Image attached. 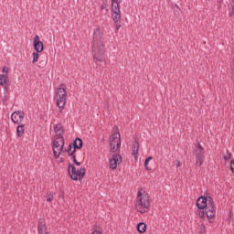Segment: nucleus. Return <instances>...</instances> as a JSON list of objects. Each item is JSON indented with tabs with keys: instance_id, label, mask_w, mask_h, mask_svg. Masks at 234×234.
<instances>
[{
	"instance_id": "nucleus-2",
	"label": "nucleus",
	"mask_w": 234,
	"mask_h": 234,
	"mask_svg": "<svg viewBox=\"0 0 234 234\" xmlns=\"http://www.w3.org/2000/svg\"><path fill=\"white\" fill-rule=\"evenodd\" d=\"M92 52H93V61L95 63L103 62L104 54H105V45H92Z\"/></svg>"
},
{
	"instance_id": "nucleus-21",
	"label": "nucleus",
	"mask_w": 234,
	"mask_h": 234,
	"mask_svg": "<svg viewBox=\"0 0 234 234\" xmlns=\"http://www.w3.org/2000/svg\"><path fill=\"white\" fill-rule=\"evenodd\" d=\"M138 233H145L147 231V224L140 222L136 226Z\"/></svg>"
},
{
	"instance_id": "nucleus-22",
	"label": "nucleus",
	"mask_w": 234,
	"mask_h": 234,
	"mask_svg": "<svg viewBox=\"0 0 234 234\" xmlns=\"http://www.w3.org/2000/svg\"><path fill=\"white\" fill-rule=\"evenodd\" d=\"M112 19L113 23H118L122 19V13H112Z\"/></svg>"
},
{
	"instance_id": "nucleus-41",
	"label": "nucleus",
	"mask_w": 234,
	"mask_h": 234,
	"mask_svg": "<svg viewBox=\"0 0 234 234\" xmlns=\"http://www.w3.org/2000/svg\"><path fill=\"white\" fill-rule=\"evenodd\" d=\"M101 10H105V5H104V4H102V5H101Z\"/></svg>"
},
{
	"instance_id": "nucleus-1",
	"label": "nucleus",
	"mask_w": 234,
	"mask_h": 234,
	"mask_svg": "<svg viewBox=\"0 0 234 234\" xmlns=\"http://www.w3.org/2000/svg\"><path fill=\"white\" fill-rule=\"evenodd\" d=\"M135 206L137 211L142 215H144V213H147V211H149V207H151L149 196L147 194L144 195V193L139 190L137 192V204Z\"/></svg>"
},
{
	"instance_id": "nucleus-6",
	"label": "nucleus",
	"mask_w": 234,
	"mask_h": 234,
	"mask_svg": "<svg viewBox=\"0 0 234 234\" xmlns=\"http://www.w3.org/2000/svg\"><path fill=\"white\" fill-rule=\"evenodd\" d=\"M11 120L13 123L16 125H20L23 123V120H25V112L23 111H16L11 114Z\"/></svg>"
},
{
	"instance_id": "nucleus-18",
	"label": "nucleus",
	"mask_w": 234,
	"mask_h": 234,
	"mask_svg": "<svg viewBox=\"0 0 234 234\" xmlns=\"http://www.w3.org/2000/svg\"><path fill=\"white\" fill-rule=\"evenodd\" d=\"M58 96H67V90L65 89V84H60V87L57 89V94Z\"/></svg>"
},
{
	"instance_id": "nucleus-23",
	"label": "nucleus",
	"mask_w": 234,
	"mask_h": 234,
	"mask_svg": "<svg viewBox=\"0 0 234 234\" xmlns=\"http://www.w3.org/2000/svg\"><path fill=\"white\" fill-rule=\"evenodd\" d=\"M116 140H122V135H120V132H116L112 135V138H110V142H113L116 144Z\"/></svg>"
},
{
	"instance_id": "nucleus-12",
	"label": "nucleus",
	"mask_w": 234,
	"mask_h": 234,
	"mask_svg": "<svg viewBox=\"0 0 234 234\" xmlns=\"http://www.w3.org/2000/svg\"><path fill=\"white\" fill-rule=\"evenodd\" d=\"M57 98V107H58L59 112H62L63 109H65V104L67 103V96H58Z\"/></svg>"
},
{
	"instance_id": "nucleus-32",
	"label": "nucleus",
	"mask_w": 234,
	"mask_h": 234,
	"mask_svg": "<svg viewBox=\"0 0 234 234\" xmlns=\"http://www.w3.org/2000/svg\"><path fill=\"white\" fill-rule=\"evenodd\" d=\"M224 160H231V153L227 151V154L224 155Z\"/></svg>"
},
{
	"instance_id": "nucleus-47",
	"label": "nucleus",
	"mask_w": 234,
	"mask_h": 234,
	"mask_svg": "<svg viewBox=\"0 0 234 234\" xmlns=\"http://www.w3.org/2000/svg\"><path fill=\"white\" fill-rule=\"evenodd\" d=\"M106 12H109V9H106Z\"/></svg>"
},
{
	"instance_id": "nucleus-31",
	"label": "nucleus",
	"mask_w": 234,
	"mask_h": 234,
	"mask_svg": "<svg viewBox=\"0 0 234 234\" xmlns=\"http://www.w3.org/2000/svg\"><path fill=\"white\" fill-rule=\"evenodd\" d=\"M120 147H122V139L117 140V144H116L117 153H120Z\"/></svg>"
},
{
	"instance_id": "nucleus-39",
	"label": "nucleus",
	"mask_w": 234,
	"mask_h": 234,
	"mask_svg": "<svg viewBox=\"0 0 234 234\" xmlns=\"http://www.w3.org/2000/svg\"><path fill=\"white\" fill-rule=\"evenodd\" d=\"M2 72H5V73L7 74V72H8V68L4 67V68L2 69Z\"/></svg>"
},
{
	"instance_id": "nucleus-45",
	"label": "nucleus",
	"mask_w": 234,
	"mask_h": 234,
	"mask_svg": "<svg viewBox=\"0 0 234 234\" xmlns=\"http://www.w3.org/2000/svg\"><path fill=\"white\" fill-rule=\"evenodd\" d=\"M231 5H232V8H234V0H232Z\"/></svg>"
},
{
	"instance_id": "nucleus-10",
	"label": "nucleus",
	"mask_w": 234,
	"mask_h": 234,
	"mask_svg": "<svg viewBox=\"0 0 234 234\" xmlns=\"http://www.w3.org/2000/svg\"><path fill=\"white\" fill-rule=\"evenodd\" d=\"M68 173L71 180L78 182V170H76V166L73 164L69 163Z\"/></svg>"
},
{
	"instance_id": "nucleus-34",
	"label": "nucleus",
	"mask_w": 234,
	"mask_h": 234,
	"mask_svg": "<svg viewBox=\"0 0 234 234\" xmlns=\"http://www.w3.org/2000/svg\"><path fill=\"white\" fill-rule=\"evenodd\" d=\"M76 150H77V149L73 148V150H72L71 152H69V153L68 154V155H69V156H75V155H76Z\"/></svg>"
},
{
	"instance_id": "nucleus-11",
	"label": "nucleus",
	"mask_w": 234,
	"mask_h": 234,
	"mask_svg": "<svg viewBox=\"0 0 234 234\" xmlns=\"http://www.w3.org/2000/svg\"><path fill=\"white\" fill-rule=\"evenodd\" d=\"M59 151H63V147H65V138L64 137H57L53 142V149H58Z\"/></svg>"
},
{
	"instance_id": "nucleus-4",
	"label": "nucleus",
	"mask_w": 234,
	"mask_h": 234,
	"mask_svg": "<svg viewBox=\"0 0 234 234\" xmlns=\"http://www.w3.org/2000/svg\"><path fill=\"white\" fill-rule=\"evenodd\" d=\"M196 153V165H202L204 164V160H206V156L204 155L206 151L204 150V147H202V144H197V148L195 149Z\"/></svg>"
},
{
	"instance_id": "nucleus-19",
	"label": "nucleus",
	"mask_w": 234,
	"mask_h": 234,
	"mask_svg": "<svg viewBox=\"0 0 234 234\" xmlns=\"http://www.w3.org/2000/svg\"><path fill=\"white\" fill-rule=\"evenodd\" d=\"M23 134H25V124L20 123L16 127V136L18 138H21V136H23Z\"/></svg>"
},
{
	"instance_id": "nucleus-29",
	"label": "nucleus",
	"mask_w": 234,
	"mask_h": 234,
	"mask_svg": "<svg viewBox=\"0 0 234 234\" xmlns=\"http://www.w3.org/2000/svg\"><path fill=\"white\" fill-rule=\"evenodd\" d=\"M47 202H52V199L54 198V196L52 195V192L47 193Z\"/></svg>"
},
{
	"instance_id": "nucleus-26",
	"label": "nucleus",
	"mask_w": 234,
	"mask_h": 234,
	"mask_svg": "<svg viewBox=\"0 0 234 234\" xmlns=\"http://www.w3.org/2000/svg\"><path fill=\"white\" fill-rule=\"evenodd\" d=\"M38 59H39V52L36 51V52L33 53L32 63H37Z\"/></svg>"
},
{
	"instance_id": "nucleus-28",
	"label": "nucleus",
	"mask_w": 234,
	"mask_h": 234,
	"mask_svg": "<svg viewBox=\"0 0 234 234\" xmlns=\"http://www.w3.org/2000/svg\"><path fill=\"white\" fill-rule=\"evenodd\" d=\"M197 213L199 218H204L206 217V209H198Z\"/></svg>"
},
{
	"instance_id": "nucleus-40",
	"label": "nucleus",
	"mask_w": 234,
	"mask_h": 234,
	"mask_svg": "<svg viewBox=\"0 0 234 234\" xmlns=\"http://www.w3.org/2000/svg\"><path fill=\"white\" fill-rule=\"evenodd\" d=\"M103 5H104L105 6H109V0H104Z\"/></svg>"
},
{
	"instance_id": "nucleus-36",
	"label": "nucleus",
	"mask_w": 234,
	"mask_h": 234,
	"mask_svg": "<svg viewBox=\"0 0 234 234\" xmlns=\"http://www.w3.org/2000/svg\"><path fill=\"white\" fill-rule=\"evenodd\" d=\"M230 169H231V171H232V173H233V175H234V159H232V160L230 161Z\"/></svg>"
},
{
	"instance_id": "nucleus-9",
	"label": "nucleus",
	"mask_w": 234,
	"mask_h": 234,
	"mask_svg": "<svg viewBox=\"0 0 234 234\" xmlns=\"http://www.w3.org/2000/svg\"><path fill=\"white\" fill-rule=\"evenodd\" d=\"M206 211V217L207 218H215V215H217V211L215 210V203L212 204L211 203V199L210 202L208 203V207L205 208Z\"/></svg>"
},
{
	"instance_id": "nucleus-42",
	"label": "nucleus",
	"mask_w": 234,
	"mask_h": 234,
	"mask_svg": "<svg viewBox=\"0 0 234 234\" xmlns=\"http://www.w3.org/2000/svg\"><path fill=\"white\" fill-rule=\"evenodd\" d=\"M60 153H68V151H67V149L64 150V149L62 148V151H60Z\"/></svg>"
},
{
	"instance_id": "nucleus-13",
	"label": "nucleus",
	"mask_w": 234,
	"mask_h": 234,
	"mask_svg": "<svg viewBox=\"0 0 234 234\" xmlns=\"http://www.w3.org/2000/svg\"><path fill=\"white\" fill-rule=\"evenodd\" d=\"M73 149H83V140L80 137L75 138L73 143L70 144Z\"/></svg>"
},
{
	"instance_id": "nucleus-3",
	"label": "nucleus",
	"mask_w": 234,
	"mask_h": 234,
	"mask_svg": "<svg viewBox=\"0 0 234 234\" xmlns=\"http://www.w3.org/2000/svg\"><path fill=\"white\" fill-rule=\"evenodd\" d=\"M211 201L212 205L215 204L212 197L201 196L197 198L196 206L197 209H207L209 207V202Z\"/></svg>"
},
{
	"instance_id": "nucleus-5",
	"label": "nucleus",
	"mask_w": 234,
	"mask_h": 234,
	"mask_svg": "<svg viewBox=\"0 0 234 234\" xmlns=\"http://www.w3.org/2000/svg\"><path fill=\"white\" fill-rule=\"evenodd\" d=\"M92 45H103V31L100 27L94 29Z\"/></svg>"
},
{
	"instance_id": "nucleus-14",
	"label": "nucleus",
	"mask_w": 234,
	"mask_h": 234,
	"mask_svg": "<svg viewBox=\"0 0 234 234\" xmlns=\"http://www.w3.org/2000/svg\"><path fill=\"white\" fill-rule=\"evenodd\" d=\"M132 154L133 156H134L135 160L138 158V153L140 151V144L138 143V141H134L133 143V145H132Z\"/></svg>"
},
{
	"instance_id": "nucleus-33",
	"label": "nucleus",
	"mask_w": 234,
	"mask_h": 234,
	"mask_svg": "<svg viewBox=\"0 0 234 234\" xmlns=\"http://www.w3.org/2000/svg\"><path fill=\"white\" fill-rule=\"evenodd\" d=\"M53 154L55 158H59V156H61V152L58 153V151H56V149L53 148Z\"/></svg>"
},
{
	"instance_id": "nucleus-38",
	"label": "nucleus",
	"mask_w": 234,
	"mask_h": 234,
	"mask_svg": "<svg viewBox=\"0 0 234 234\" xmlns=\"http://www.w3.org/2000/svg\"><path fill=\"white\" fill-rule=\"evenodd\" d=\"M72 149H74V146L69 144V147H68V149H67L68 154H69V153H71Z\"/></svg>"
},
{
	"instance_id": "nucleus-17",
	"label": "nucleus",
	"mask_w": 234,
	"mask_h": 234,
	"mask_svg": "<svg viewBox=\"0 0 234 234\" xmlns=\"http://www.w3.org/2000/svg\"><path fill=\"white\" fill-rule=\"evenodd\" d=\"M54 131H55V133L58 134V138H63L64 130H63V126L60 123L56 124L54 126Z\"/></svg>"
},
{
	"instance_id": "nucleus-27",
	"label": "nucleus",
	"mask_w": 234,
	"mask_h": 234,
	"mask_svg": "<svg viewBox=\"0 0 234 234\" xmlns=\"http://www.w3.org/2000/svg\"><path fill=\"white\" fill-rule=\"evenodd\" d=\"M110 149L112 151V153H118V149H116V144H114V142L110 141Z\"/></svg>"
},
{
	"instance_id": "nucleus-37",
	"label": "nucleus",
	"mask_w": 234,
	"mask_h": 234,
	"mask_svg": "<svg viewBox=\"0 0 234 234\" xmlns=\"http://www.w3.org/2000/svg\"><path fill=\"white\" fill-rule=\"evenodd\" d=\"M115 28H116V32H118V30H120V28H122V24H118V22L115 23Z\"/></svg>"
},
{
	"instance_id": "nucleus-8",
	"label": "nucleus",
	"mask_w": 234,
	"mask_h": 234,
	"mask_svg": "<svg viewBox=\"0 0 234 234\" xmlns=\"http://www.w3.org/2000/svg\"><path fill=\"white\" fill-rule=\"evenodd\" d=\"M33 47L36 52H43L45 46L43 42L39 39V36L36 35L33 38Z\"/></svg>"
},
{
	"instance_id": "nucleus-46",
	"label": "nucleus",
	"mask_w": 234,
	"mask_h": 234,
	"mask_svg": "<svg viewBox=\"0 0 234 234\" xmlns=\"http://www.w3.org/2000/svg\"><path fill=\"white\" fill-rule=\"evenodd\" d=\"M232 14H234V7H232V10H231Z\"/></svg>"
},
{
	"instance_id": "nucleus-25",
	"label": "nucleus",
	"mask_w": 234,
	"mask_h": 234,
	"mask_svg": "<svg viewBox=\"0 0 234 234\" xmlns=\"http://www.w3.org/2000/svg\"><path fill=\"white\" fill-rule=\"evenodd\" d=\"M153 160V156H148L145 160H144V167L146 169V171H151L152 168L149 166V161Z\"/></svg>"
},
{
	"instance_id": "nucleus-16",
	"label": "nucleus",
	"mask_w": 234,
	"mask_h": 234,
	"mask_svg": "<svg viewBox=\"0 0 234 234\" xmlns=\"http://www.w3.org/2000/svg\"><path fill=\"white\" fill-rule=\"evenodd\" d=\"M37 231H38V234H49L48 227L47 226V224L42 222H38Z\"/></svg>"
},
{
	"instance_id": "nucleus-24",
	"label": "nucleus",
	"mask_w": 234,
	"mask_h": 234,
	"mask_svg": "<svg viewBox=\"0 0 234 234\" xmlns=\"http://www.w3.org/2000/svg\"><path fill=\"white\" fill-rule=\"evenodd\" d=\"M7 81L8 76L3 74L0 75V87H4Z\"/></svg>"
},
{
	"instance_id": "nucleus-15",
	"label": "nucleus",
	"mask_w": 234,
	"mask_h": 234,
	"mask_svg": "<svg viewBox=\"0 0 234 234\" xmlns=\"http://www.w3.org/2000/svg\"><path fill=\"white\" fill-rule=\"evenodd\" d=\"M120 3H122V0H112V13H122Z\"/></svg>"
},
{
	"instance_id": "nucleus-7",
	"label": "nucleus",
	"mask_w": 234,
	"mask_h": 234,
	"mask_svg": "<svg viewBox=\"0 0 234 234\" xmlns=\"http://www.w3.org/2000/svg\"><path fill=\"white\" fill-rule=\"evenodd\" d=\"M123 158L120 154H115L110 159V169H117L118 162L122 163Z\"/></svg>"
},
{
	"instance_id": "nucleus-30",
	"label": "nucleus",
	"mask_w": 234,
	"mask_h": 234,
	"mask_svg": "<svg viewBox=\"0 0 234 234\" xmlns=\"http://www.w3.org/2000/svg\"><path fill=\"white\" fill-rule=\"evenodd\" d=\"M71 158H72L73 163L75 164V165H77V166L81 165V163L78 162V159H76V155H71Z\"/></svg>"
},
{
	"instance_id": "nucleus-43",
	"label": "nucleus",
	"mask_w": 234,
	"mask_h": 234,
	"mask_svg": "<svg viewBox=\"0 0 234 234\" xmlns=\"http://www.w3.org/2000/svg\"><path fill=\"white\" fill-rule=\"evenodd\" d=\"M176 167H180V161H177V165Z\"/></svg>"
},
{
	"instance_id": "nucleus-35",
	"label": "nucleus",
	"mask_w": 234,
	"mask_h": 234,
	"mask_svg": "<svg viewBox=\"0 0 234 234\" xmlns=\"http://www.w3.org/2000/svg\"><path fill=\"white\" fill-rule=\"evenodd\" d=\"M199 234H206V226L202 225Z\"/></svg>"
},
{
	"instance_id": "nucleus-44",
	"label": "nucleus",
	"mask_w": 234,
	"mask_h": 234,
	"mask_svg": "<svg viewBox=\"0 0 234 234\" xmlns=\"http://www.w3.org/2000/svg\"><path fill=\"white\" fill-rule=\"evenodd\" d=\"M63 162H64V159H63V157H61L60 158V163L63 164Z\"/></svg>"
},
{
	"instance_id": "nucleus-20",
	"label": "nucleus",
	"mask_w": 234,
	"mask_h": 234,
	"mask_svg": "<svg viewBox=\"0 0 234 234\" xmlns=\"http://www.w3.org/2000/svg\"><path fill=\"white\" fill-rule=\"evenodd\" d=\"M86 174L87 170L85 167H80L79 170H77V181L83 179Z\"/></svg>"
}]
</instances>
